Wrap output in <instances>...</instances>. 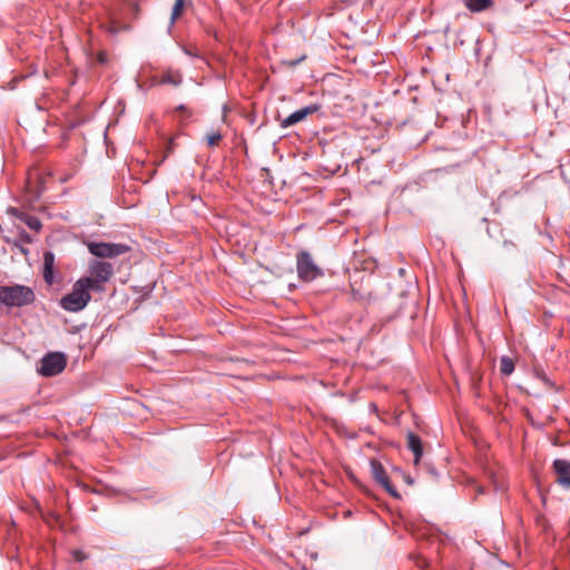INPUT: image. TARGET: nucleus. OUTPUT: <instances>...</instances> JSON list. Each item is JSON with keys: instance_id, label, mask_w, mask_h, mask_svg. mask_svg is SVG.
I'll use <instances>...</instances> for the list:
<instances>
[{"instance_id": "11", "label": "nucleus", "mask_w": 570, "mask_h": 570, "mask_svg": "<svg viewBox=\"0 0 570 570\" xmlns=\"http://www.w3.org/2000/svg\"><path fill=\"white\" fill-rule=\"evenodd\" d=\"M407 448L414 455V463L417 464L423 455V445L419 435L413 432H407Z\"/></svg>"}, {"instance_id": "17", "label": "nucleus", "mask_w": 570, "mask_h": 570, "mask_svg": "<svg viewBox=\"0 0 570 570\" xmlns=\"http://www.w3.org/2000/svg\"><path fill=\"white\" fill-rule=\"evenodd\" d=\"M184 0H176L171 11V22L176 21L183 13Z\"/></svg>"}, {"instance_id": "13", "label": "nucleus", "mask_w": 570, "mask_h": 570, "mask_svg": "<svg viewBox=\"0 0 570 570\" xmlns=\"http://www.w3.org/2000/svg\"><path fill=\"white\" fill-rule=\"evenodd\" d=\"M463 3L471 12L487 11L494 6L493 0H463Z\"/></svg>"}, {"instance_id": "18", "label": "nucleus", "mask_w": 570, "mask_h": 570, "mask_svg": "<svg viewBox=\"0 0 570 570\" xmlns=\"http://www.w3.org/2000/svg\"><path fill=\"white\" fill-rule=\"evenodd\" d=\"M206 138L208 146L214 147L222 140L223 136L218 131H213Z\"/></svg>"}, {"instance_id": "9", "label": "nucleus", "mask_w": 570, "mask_h": 570, "mask_svg": "<svg viewBox=\"0 0 570 570\" xmlns=\"http://www.w3.org/2000/svg\"><path fill=\"white\" fill-rule=\"evenodd\" d=\"M321 108L317 104L308 105L304 108H301L294 112H292L288 117L281 120V127L287 128L291 127L302 120H304L308 115H312L316 111H318Z\"/></svg>"}, {"instance_id": "2", "label": "nucleus", "mask_w": 570, "mask_h": 570, "mask_svg": "<svg viewBox=\"0 0 570 570\" xmlns=\"http://www.w3.org/2000/svg\"><path fill=\"white\" fill-rule=\"evenodd\" d=\"M297 276L303 282H313L324 275L323 269L314 262L307 250H299L296 254Z\"/></svg>"}, {"instance_id": "3", "label": "nucleus", "mask_w": 570, "mask_h": 570, "mask_svg": "<svg viewBox=\"0 0 570 570\" xmlns=\"http://www.w3.org/2000/svg\"><path fill=\"white\" fill-rule=\"evenodd\" d=\"M91 299V295L82 289V285L76 283L72 285L70 293L66 294L60 299V306L67 311L77 313L82 311Z\"/></svg>"}, {"instance_id": "6", "label": "nucleus", "mask_w": 570, "mask_h": 570, "mask_svg": "<svg viewBox=\"0 0 570 570\" xmlns=\"http://www.w3.org/2000/svg\"><path fill=\"white\" fill-rule=\"evenodd\" d=\"M370 465H371V472H372L374 480L379 484H381L391 497H393L395 499H401V494L397 492L395 487L391 483L383 464L379 460L372 459L370 461Z\"/></svg>"}, {"instance_id": "4", "label": "nucleus", "mask_w": 570, "mask_h": 570, "mask_svg": "<svg viewBox=\"0 0 570 570\" xmlns=\"http://www.w3.org/2000/svg\"><path fill=\"white\" fill-rule=\"evenodd\" d=\"M88 252L98 258H115L130 250V247L120 243L88 242Z\"/></svg>"}, {"instance_id": "21", "label": "nucleus", "mask_w": 570, "mask_h": 570, "mask_svg": "<svg viewBox=\"0 0 570 570\" xmlns=\"http://www.w3.org/2000/svg\"><path fill=\"white\" fill-rule=\"evenodd\" d=\"M71 554L73 559L78 562H82L88 558V556L82 550H73Z\"/></svg>"}, {"instance_id": "23", "label": "nucleus", "mask_w": 570, "mask_h": 570, "mask_svg": "<svg viewBox=\"0 0 570 570\" xmlns=\"http://www.w3.org/2000/svg\"><path fill=\"white\" fill-rule=\"evenodd\" d=\"M184 52L189 56H197L196 53L191 52L189 49L184 48Z\"/></svg>"}, {"instance_id": "20", "label": "nucleus", "mask_w": 570, "mask_h": 570, "mask_svg": "<svg viewBox=\"0 0 570 570\" xmlns=\"http://www.w3.org/2000/svg\"><path fill=\"white\" fill-rule=\"evenodd\" d=\"M7 214L12 217H16L17 219L20 220L22 218V216L24 215V212H21L20 209L16 208V207H8Z\"/></svg>"}, {"instance_id": "19", "label": "nucleus", "mask_w": 570, "mask_h": 570, "mask_svg": "<svg viewBox=\"0 0 570 570\" xmlns=\"http://www.w3.org/2000/svg\"><path fill=\"white\" fill-rule=\"evenodd\" d=\"M305 59H306V56L303 55L298 59L284 60L282 63L287 66L288 68H295L297 65H299Z\"/></svg>"}, {"instance_id": "26", "label": "nucleus", "mask_w": 570, "mask_h": 570, "mask_svg": "<svg viewBox=\"0 0 570 570\" xmlns=\"http://www.w3.org/2000/svg\"><path fill=\"white\" fill-rule=\"evenodd\" d=\"M406 482H407L409 484H412V483H413V480H412L410 476H407V478H406Z\"/></svg>"}, {"instance_id": "10", "label": "nucleus", "mask_w": 570, "mask_h": 570, "mask_svg": "<svg viewBox=\"0 0 570 570\" xmlns=\"http://www.w3.org/2000/svg\"><path fill=\"white\" fill-rule=\"evenodd\" d=\"M77 282L82 285V289L87 291L89 294L90 292L104 293L106 291V284L90 275L80 277Z\"/></svg>"}, {"instance_id": "27", "label": "nucleus", "mask_w": 570, "mask_h": 570, "mask_svg": "<svg viewBox=\"0 0 570 570\" xmlns=\"http://www.w3.org/2000/svg\"><path fill=\"white\" fill-rule=\"evenodd\" d=\"M513 245L512 243L504 242V246Z\"/></svg>"}, {"instance_id": "25", "label": "nucleus", "mask_w": 570, "mask_h": 570, "mask_svg": "<svg viewBox=\"0 0 570 570\" xmlns=\"http://www.w3.org/2000/svg\"><path fill=\"white\" fill-rule=\"evenodd\" d=\"M227 111H228L227 106H224V116H223V118H225Z\"/></svg>"}, {"instance_id": "15", "label": "nucleus", "mask_w": 570, "mask_h": 570, "mask_svg": "<svg viewBox=\"0 0 570 570\" xmlns=\"http://www.w3.org/2000/svg\"><path fill=\"white\" fill-rule=\"evenodd\" d=\"M514 362L511 357L509 356H502L500 358V373L504 376H509L513 373L514 371Z\"/></svg>"}, {"instance_id": "1", "label": "nucleus", "mask_w": 570, "mask_h": 570, "mask_svg": "<svg viewBox=\"0 0 570 570\" xmlns=\"http://www.w3.org/2000/svg\"><path fill=\"white\" fill-rule=\"evenodd\" d=\"M35 301V292L29 286L20 284L0 286V303L7 307H23Z\"/></svg>"}, {"instance_id": "12", "label": "nucleus", "mask_w": 570, "mask_h": 570, "mask_svg": "<svg viewBox=\"0 0 570 570\" xmlns=\"http://www.w3.org/2000/svg\"><path fill=\"white\" fill-rule=\"evenodd\" d=\"M53 266L55 254L52 252H45L43 254V279L48 285L53 284Z\"/></svg>"}, {"instance_id": "16", "label": "nucleus", "mask_w": 570, "mask_h": 570, "mask_svg": "<svg viewBox=\"0 0 570 570\" xmlns=\"http://www.w3.org/2000/svg\"><path fill=\"white\" fill-rule=\"evenodd\" d=\"M20 220L35 232H39L42 227V224L38 217L29 215L27 213H24Z\"/></svg>"}, {"instance_id": "14", "label": "nucleus", "mask_w": 570, "mask_h": 570, "mask_svg": "<svg viewBox=\"0 0 570 570\" xmlns=\"http://www.w3.org/2000/svg\"><path fill=\"white\" fill-rule=\"evenodd\" d=\"M181 81L183 78L179 71L168 70L161 76L159 83L173 85L177 87L181 83Z\"/></svg>"}, {"instance_id": "7", "label": "nucleus", "mask_w": 570, "mask_h": 570, "mask_svg": "<svg viewBox=\"0 0 570 570\" xmlns=\"http://www.w3.org/2000/svg\"><path fill=\"white\" fill-rule=\"evenodd\" d=\"M88 273L94 278L107 284L114 275V266L108 262L91 259L88 264Z\"/></svg>"}, {"instance_id": "24", "label": "nucleus", "mask_w": 570, "mask_h": 570, "mask_svg": "<svg viewBox=\"0 0 570 570\" xmlns=\"http://www.w3.org/2000/svg\"><path fill=\"white\" fill-rule=\"evenodd\" d=\"M111 33H117L118 29H116L115 27H110L108 29Z\"/></svg>"}, {"instance_id": "28", "label": "nucleus", "mask_w": 570, "mask_h": 570, "mask_svg": "<svg viewBox=\"0 0 570 570\" xmlns=\"http://www.w3.org/2000/svg\"><path fill=\"white\" fill-rule=\"evenodd\" d=\"M546 383H549V380L547 377H542Z\"/></svg>"}, {"instance_id": "5", "label": "nucleus", "mask_w": 570, "mask_h": 570, "mask_svg": "<svg viewBox=\"0 0 570 570\" xmlns=\"http://www.w3.org/2000/svg\"><path fill=\"white\" fill-rule=\"evenodd\" d=\"M67 366L66 355L61 352H50L40 360L38 373L45 377L60 374Z\"/></svg>"}, {"instance_id": "8", "label": "nucleus", "mask_w": 570, "mask_h": 570, "mask_svg": "<svg viewBox=\"0 0 570 570\" xmlns=\"http://www.w3.org/2000/svg\"><path fill=\"white\" fill-rule=\"evenodd\" d=\"M552 470L556 474V481L564 489H570V461L566 459H556L552 462Z\"/></svg>"}, {"instance_id": "22", "label": "nucleus", "mask_w": 570, "mask_h": 570, "mask_svg": "<svg viewBox=\"0 0 570 570\" xmlns=\"http://www.w3.org/2000/svg\"><path fill=\"white\" fill-rule=\"evenodd\" d=\"M352 297L354 301H363L365 297L355 288H352Z\"/></svg>"}]
</instances>
